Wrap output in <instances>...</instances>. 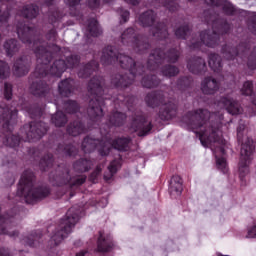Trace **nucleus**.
Listing matches in <instances>:
<instances>
[{
  "mask_svg": "<svg viewBox=\"0 0 256 256\" xmlns=\"http://www.w3.org/2000/svg\"><path fill=\"white\" fill-rule=\"evenodd\" d=\"M158 33H163V30H159V32Z\"/></svg>",
  "mask_w": 256,
  "mask_h": 256,
  "instance_id": "774afa93",
  "label": "nucleus"
},
{
  "mask_svg": "<svg viewBox=\"0 0 256 256\" xmlns=\"http://www.w3.org/2000/svg\"><path fill=\"white\" fill-rule=\"evenodd\" d=\"M76 256H85V251H81V252L77 253Z\"/></svg>",
  "mask_w": 256,
  "mask_h": 256,
  "instance_id": "052dcab7",
  "label": "nucleus"
},
{
  "mask_svg": "<svg viewBox=\"0 0 256 256\" xmlns=\"http://www.w3.org/2000/svg\"><path fill=\"white\" fill-rule=\"evenodd\" d=\"M77 109H79V105L75 101H69L68 102V113H77Z\"/></svg>",
  "mask_w": 256,
  "mask_h": 256,
  "instance_id": "58836bf2",
  "label": "nucleus"
},
{
  "mask_svg": "<svg viewBox=\"0 0 256 256\" xmlns=\"http://www.w3.org/2000/svg\"><path fill=\"white\" fill-rule=\"evenodd\" d=\"M243 95H252L253 94V82L247 81L244 83L242 88Z\"/></svg>",
  "mask_w": 256,
  "mask_h": 256,
  "instance_id": "c9c22d12",
  "label": "nucleus"
},
{
  "mask_svg": "<svg viewBox=\"0 0 256 256\" xmlns=\"http://www.w3.org/2000/svg\"><path fill=\"white\" fill-rule=\"evenodd\" d=\"M9 75V66L3 62L0 61V79H5Z\"/></svg>",
  "mask_w": 256,
  "mask_h": 256,
  "instance_id": "f704fd0d",
  "label": "nucleus"
},
{
  "mask_svg": "<svg viewBox=\"0 0 256 256\" xmlns=\"http://www.w3.org/2000/svg\"><path fill=\"white\" fill-rule=\"evenodd\" d=\"M120 15L124 23H127V21H129V11L124 10L120 13Z\"/></svg>",
  "mask_w": 256,
  "mask_h": 256,
  "instance_id": "09e8293b",
  "label": "nucleus"
},
{
  "mask_svg": "<svg viewBox=\"0 0 256 256\" xmlns=\"http://www.w3.org/2000/svg\"><path fill=\"white\" fill-rule=\"evenodd\" d=\"M126 3H130L131 5H137L139 3V0H125Z\"/></svg>",
  "mask_w": 256,
  "mask_h": 256,
  "instance_id": "bf43d9fd",
  "label": "nucleus"
},
{
  "mask_svg": "<svg viewBox=\"0 0 256 256\" xmlns=\"http://www.w3.org/2000/svg\"><path fill=\"white\" fill-rule=\"evenodd\" d=\"M11 141L12 142H9V139H8V143H9L10 147H17V145H19V143H21V138L14 136L11 138Z\"/></svg>",
  "mask_w": 256,
  "mask_h": 256,
  "instance_id": "c03bdc74",
  "label": "nucleus"
},
{
  "mask_svg": "<svg viewBox=\"0 0 256 256\" xmlns=\"http://www.w3.org/2000/svg\"><path fill=\"white\" fill-rule=\"evenodd\" d=\"M243 129H245V126H240L237 128V137L240 143H241V137H242L241 131H243Z\"/></svg>",
  "mask_w": 256,
  "mask_h": 256,
  "instance_id": "603ef678",
  "label": "nucleus"
},
{
  "mask_svg": "<svg viewBox=\"0 0 256 256\" xmlns=\"http://www.w3.org/2000/svg\"><path fill=\"white\" fill-rule=\"evenodd\" d=\"M177 59H179V53L178 52H173L172 57L170 58V61L172 63H175V61H177Z\"/></svg>",
  "mask_w": 256,
  "mask_h": 256,
  "instance_id": "5fc2aeb1",
  "label": "nucleus"
},
{
  "mask_svg": "<svg viewBox=\"0 0 256 256\" xmlns=\"http://www.w3.org/2000/svg\"><path fill=\"white\" fill-rule=\"evenodd\" d=\"M0 119L4 122L3 128L11 131V124L17 119V109L15 108H0Z\"/></svg>",
  "mask_w": 256,
  "mask_h": 256,
  "instance_id": "9d476101",
  "label": "nucleus"
},
{
  "mask_svg": "<svg viewBox=\"0 0 256 256\" xmlns=\"http://www.w3.org/2000/svg\"><path fill=\"white\" fill-rule=\"evenodd\" d=\"M87 30L91 37H99V35H101V28L95 18L89 21Z\"/></svg>",
  "mask_w": 256,
  "mask_h": 256,
  "instance_id": "6ab92c4d",
  "label": "nucleus"
},
{
  "mask_svg": "<svg viewBox=\"0 0 256 256\" xmlns=\"http://www.w3.org/2000/svg\"><path fill=\"white\" fill-rule=\"evenodd\" d=\"M28 245H30V247H33L35 245V242H28Z\"/></svg>",
  "mask_w": 256,
  "mask_h": 256,
  "instance_id": "0e129e2a",
  "label": "nucleus"
},
{
  "mask_svg": "<svg viewBox=\"0 0 256 256\" xmlns=\"http://www.w3.org/2000/svg\"><path fill=\"white\" fill-rule=\"evenodd\" d=\"M104 179H106V181H109V177H107V175L104 176Z\"/></svg>",
  "mask_w": 256,
  "mask_h": 256,
  "instance_id": "69168bd1",
  "label": "nucleus"
},
{
  "mask_svg": "<svg viewBox=\"0 0 256 256\" xmlns=\"http://www.w3.org/2000/svg\"><path fill=\"white\" fill-rule=\"evenodd\" d=\"M75 169L79 171H89L91 169V161L87 159H82L74 164Z\"/></svg>",
  "mask_w": 256,
  "mask_h": 256,
  "instance_id": "cd10ccee",
  "label": "nucleus"
},
{
  "mask_svg": "<svg viewBox=\"0 0 256 256\" xmlns=\"http://www.w3.org/2000/svg\"><path fill=\"white\" fill-rule=\"evenodd\" d=\"M11 95H12V86L9 83H6L4 85V97L5 99H11Z\"/></svg>",
  "mask_w": 256,
  "mask_h": 256,
  "instance_id": "a19ab883",
  "label": "nucleus"
},
{
  "mask_svg": "<svg viewBox=\"0 0 256 256\" xmlns=\"http://www.w3.org/2000/svg\"><path fill=\"white\" fill-rule=\"evenodd\" d=\"M101 171H102L101 166H98L96 170L91 174L90 181H92V183H97V177L99 173H101Z\"/></svg>",
  "mask_w": 256,
  "mask_h": 256,
  "instance_id": "79ce46f5",
  "label": "nucleus"
},
{
  "mask_svg": "<svg viewBox=\"0 0 256 256\" xmlns=\"http://www.w3.org/2000/svg\"><path fill=\"white\" fill-rule=\"evenodd\" d=\"M201 89L205 95H213L219 89V83L215 79L206 78L202 82Z\"/></svg>",
  "mask_w": 256,
  "mask_h": 256,
  "instance_id": "f8f14e48",
  "label": "nucleus"
},
{
  "mask_svg": "<svg viewBox=\"0 0 256 256\" xmlns=\"http://www.w3.org/2000/svg\"><path fill=\"white\" fill-rule=\"evenodd\" d=\"M33 181H35V175L30 170H27L22 174L18 185V195L24 197L26 203L30 205L49 195V189L47 188L35 189Z\"/></svg>",
  "mask_w": 256,
  "mask_h": 256,
  "instance_id": "7ed1b4c3",
  "label": "nucleus"
},
{
  "mask_svg": "<svg viewBox=\"0 0 256 256\" xmlns=\"http://www.w3.org/2000/svg\"><path fill=\"white\" fill-rule=\"evenodd\" d=\"M223 10L228 15H233V13H235V7H233V4L229 2H225V4L223 5Z\"/></svg>",
  "mask_w": 256,
  "mask_h": 256,
  "instance_id": "ea45409f",
  "label": "nucleus"
},
{
  "mask_svg": "<svg viewBox=\"0 0 256 256\" xmlns=\"http://www.w3.org/2000/svg\"><path fill=\"white\" fill-rule=\"evenodd\" d=\"M218 105L226 109L230 115H239V113H241V107H239V103L231 99L229 96L222 98L218 102Z\"/></svg>",
  "mask_w": 256,
  "mask_h": 256,
  "instance_id": "9b49d317",
  "label": "nucleus"
},
{
  "mask_svg": "<svg viewBox=\"0 0 256 256\" xmlns=\"http://www.w3.org/2000/svg\"><path fill=\"white\" fill-rule=\"evenodd\" d=\"M175 35H176V37L185 39V37L187 36V28H185V27L179 28L178 30H176Z\"/></svg>",
  "mask_w": 256,
  "mask_h": 256,
  "instance_id": "37998d69",
  "label": "nucleus"
},
{
  "mask_svg": "<svg viewBox=\"0 0 256 256\" xmlns=\"http://www.w3.org/2000/svg\"><path fill=\"white\" fill-rule=\"evenodd\" d=\"M139 22L143 27H149L155 23V12L153 10H149L146 13L142 14L139 17Z\"/></svg>",
  "mask_w": 256,
  "mask_h": 256,
  "instance_id": "dca6fc26",
  "label": "nucleus"
},
{
  "mask_svg": "<svg viewBox=\"0 0 256 256\" xmlns=\"http://www.w3.org/2000/svg\"><path fill=\"white\" fill-rule=\"evenodd\" d=\"M31 91L33 95H38V97L45 96V91H47V86L43 84H32Z\"/></svg>",
  "mask_w": 256,
  "mask_h": 256,
  "instance_id": "bb28decb",
  "label": "nucleus"
},
{
  "mask_svg": "<svg viewBox=\"0 0 256 256\" xmlns=\"http://www.w3.org/2000/svg\"><path fill=\"white\" fill-rule=\"evenodd\" d=\"M31 133L34 135V137L37 135L38 139H41L45 133H47V127L37 128L36 130L33 128V124H30ZM35 131V132H34Z\"/></svg>",
  "mask_w": 256,
  "mask_h": 256,
  "instance_id": "72a5a7b5",
  "label": "nucleus"
},
{
  "mask_svg": "<svg viewBox=\"0 0 256 256\" xmlns=\"http://www.w3.org/2000/svg\"><path fill=\"white\" fill-rule=\"evenodd\" d=\"M201 41L204 43V45H207V47H215V42L217 41V33L214 32V35H209L207 32H203L201 35Z\"/></svg>",
  "mask_w": 256,
  "mask_h": 256,
  "instance_id": "5701e85b",
  "label": "nucleus"
},
{
  "mask_svg": "<svg viewBox=\"0 0 256 256\" xmlns=\"http://www.w3.org/2000/svg\"><path fill=\"white\" fill-rule=\"evenodd\" d=\"M41 237V234H36L33 236L34 239H39Z\"/></svg>",
  "mask_w": 256,
  "mask_h": 256,
  "instance_id": "680f3d73",
  "label": "nucleus"
},
{
  "mask_svg": "<svg viewBox=\"0 0 256 256\" xmlns=\"http://www.w3.org/2000/svg\"><path fill=\"white\" fill-rule=\"evenodd\" d=\"M101 61L105 65H107L109 63H113L115 61H119L120 65L123 69H129L130 73L132 75H135V73L133 72L136 67L135 60H133V58H131L125 54L117 55V52H115V48H113L112 46L107 47L103 51Z\"/></svg>",
  "mask_w": 256,
  "mask_h": 256,
  "instance_id": "0eeeda50",
  "label": "nucleus"
},
{
  "mask_svg": "<svg viewBox=\"0 0 256 256\" xmlns=\"http://www.w3.org/2000/svg\"><path fill=\"white\" fill-rule=\"evenodd\" d=\"M89 91L93 98L90 101L88 113L93 121H99L103 117V109H101V96L103 95V78H93L89 83Z\"/></svg>",
  "mask_w": 256,
  "mask_h": 256,
  "instance_id": "20e7f679",
  "label": "nucleus"
},
{
  "mask_svg": "<svg viewBox=\"0 0 256 256\" xmlns=\"http://www.w3.org/2000/svg\"><path fill=\"white\" fill-rule=\"evenodd\" d=\"M247 237H248V239H253L256 237V226H254L248 230Z\"/></svg>",
  "mask_w": 256,
  "mask_h": 256,
  "instance_id": "a18cd8bd",
  "label": "nucleus"
},
{
  "mask_svg": "<svg viewBox=\"0 0 256 256\" xmlns=\"http://www.w3.org/2000/svg\"><path fill=\"white\" fill-rule=\"evenodd\" d=\"M69 135L73 137H77V135H81V133H85V127L81 122H74L67 129Z\"/></svg>",
  "mask_w": 256,
  "mask_h": 256,
  "instance_id": "412c9836",
  "label": "nucleus"
},
{
  "mask_svg": "<svg viewBox=\"0 0 256 256\" xmlns=\"http://www.w3.org/2000/svg\"><path fill=\"white\" fill-rule=\"evenodd\" d=\"M121 167V160H114L110 163L108 170L110 171L111 177L119 171V168Z\"/></svg>",
  "mask_w": 256,
  "mask_h": 256,
  "instance_id": "7c9ffc66",
  "label": "nucleus"
},
{
  "mask_svg": "<svg viewBox=\"0 0 256 256\" xmlns=\"http://www.w3.org/2000/svg\"><path fill=\"white\" fill-rule=\"evenodd\" d=\"M143 85L145 86V87H147L148 89H151V87H155V83H153V82H150V83H147L145 80H143Z\"/></svg>",
  "mask_w": 256,
  "mask_h": 256,
  "instance_id": "6e6d98bb",
  "label": "nucleus"
},
{
  "mask_svg": "<svg viewBox=\"0 0 256 256\" xmlns=\"http://www.w3.org/2000/svg\"><path fill=\"white\" fill-rule=\"evenodd\" d=\"M132 129L139 137H144L152 129L151 122L147 121L145 116H138L132 123Z\"/></svg>",
  "mask_w": 256,
  "mask_h": 256,
  "instance_id": "1a4fd4ad",
  "label": "nucleus"
},
{
  "mask_svg": "<svg viewBox=\"0 0 256 256\" xmlns=\"http://www.w3.org/2000/svg\"><path fill=\"white\" fill-rule=\"evenodd\" d=\"M37 57V67L36 74L37 77H45V75H54L55 77H61L62 73L67 69H73L76 65L79 64L78 56H71L67 58V61L57 60L53 63V65H49L51 63V59L55 57V54L49 51V48L44 46H40L35 50Z\"/></svg>",
  "mask_w": 256,
  "mask_h": 256,
  "instance_id": "f03ea898",
  "label": "nucleus"
},
{
  "mask_svg": "<svg viewBox=\"0 0 256 256\" xmlns=\"http://www.w3.org/2000/svg\"><path fill=\"white\" fill-rule=\"evenodd\" d=\"M0 256H9V252L5 249H0Z\"/></svg>",
  "mask_w": 256,
  "mask_h": 256,
  "instance_id": "13d9d810",
  "label": "nucleus"
},
{
  "mask_svg": "<svg viewBox=\"0 0 256 256\" xmlns=\"http://www.w3.org/2000/svg\"><path fill=\"white\" fill-rule=\"evenodd\" d=\"M86 179H87V177H85V176H78V178L75 180L73 185H83V183H85Z\"/></svg>",
  "mask_w": 256,
  "mask_h": 256,
  "instance_id": "49530a36",
  "label": "nucleus"
},
{
  "mask_svg": "<svg viewBox=\"0 0 256 256\" xmlns=\"http://www.w3.org/2000/svg\"><path fill=\"white\" fill-rule=\"evenodd\" d=\"M253 149H255L253 139L246 138L240 150V162L238 165L240 179H243L249 173V164L253 156Z\"/></svg>",
  "mask_w": 256,
  "mask_h": 256,
  "instance_id": "6e6552de",
  "label": "nucleus"
},
{
  "mask_svg": "<svg viewBox=\"0 0 256 256\" xmlns=\"http://www.w3.org/2000/svg\"><path fill=\"white\" fill-rule=\"evenodd\" d=\"M53 229H56V227H55V226H50V227L48 228V231H53Z\"/></svg>",
  "mask_w": 256,
  "mask_h": 256,
  "instance_id": "e2e57ef3",
  "label": "nucleus"
},
{
  "mask_svg": "<svg viewBox=\"0 0 256 256\" xmlns=\"http://www.w3.org/2000/svg\"><path fill=\"white\" fill-rule=\"evenodd\" d=\"M74 83L75 82L72 79H66V80L62 81L58 85L60 95H62V97H70L71 93H73V84Z\"/></svg>",
  "mask_w": 256,
  "mask_h": 256,
  "instance_id": "4468645a",
  "label": "nucleus"
},
{
  "mask_svg": "<svg viewBox=\"0 0 256 256\" xmlns=\"http://www.w3.org/2000/svg\"><path fill=\"white\" fill-rule=\"evenodd\" d=\"M127 119V116L121 112H116L110 117V125H115L119 127V125L123 124V121Z\"/></svg>",
  "mask_w": 256,
  "mask_h": 256,
  "instance_id": "a878e982",
  "label": "nucleus"
},
{
  "mask_svg": "<svg viewBox=\"0 0 256 256\" xmlns=\"http://www.w3.org/2000/svg\"><path fill=\"white\" fill-rule=\"evenodd\" d=\"M5 227L11 229V225H9V219L0 216V233L2 235H9L10 237H15V235H17V232L7 231Z\"/></svg>",
  "mask_w": 256,
  "mask_h": 256,
  "instance_id": "aec40b11",
  "label": "nucleus"
},
{
  "mask_svg": "<svg viewBox=\"0 0 256 256\" xmlns=\"http://www.w3.org/2000/svg\"><path fill=\"white\" fill-rule=\"evenodd\" d=\"M173 113H175V105L170 102L167 104L166 110L163 112L162 117H164V119H171V115H173Z\"/></svg>",
  "mask_w": 256,
  "mask_h": 256,
  "instance_id": "2f4dec72",
  "label": "nucleus"
},
{
  "mask_svg": "<svg viewBox=\"0 0 256 256\" xmlns=\"http://www.w3.org/2000/svg\"><path fill=\"white\" fill-rule=\"evenodd\" d=\"M38 13L39 7L35 5H29L22 10L21 15H23V17H26V19H33L34 17H37Z\"/></svg>",
  "mask_w": 256,
  "mask_h": 256,
  "instance_id": "4be33fe9",
  "label": "nucleus"
},
{
  "mask_svg": "<svg viewBox=\"0 0 256 256\" xmlns=\"http://www.w3.org/2000/svg\"><path fill=\"white\" fill-rule=\"evenodd\" d=\"M126 41H135V30L133 28H128L122 34V43Z\"/></svg>",
  "mask_w": 256,
  "mask_h": 256,
  "instance_id": "c756f323",
  "label": "nucleus"
},
{
  "mask_svg": "<svg viewBox=\"0 0 256 256\" xmlns=\"http://www.w3.org/2000/svg\"><path fill=\"white\" fill-rule=\"evenodd\" d=\"M166 9H169V11H177V1L176 0H168L165 4H164Z\"/></svg>",
  "mask_w": 256,
  "mask_h": 256,
  "instance_id": "4c0bfd02",
  "label": "nucleus"
},
{
  "mask_svg": "<svg viewBox=\"0 0 256 256\" xmlns=\"http://www.w3.org/2000/svg\"><path fill=\"white\" fill-rule=\"evenodd\" d=\"M4 48L6 49V53L8 56L13 55V53H15V51H17V40H8L5 44H4Z\"/></svg>",
  "mask_w": 256,
  "mask_h": 256,
  "instance_id": "c85d7f7f",
  "label": "nucleus"
},
{
  "mask_svg": "<svg viewBox=\"0 0 256 256\" xmlns=\"http://www.w3.org/2000/svg\"><path fill=\"white\" fill-rule=\"evenodd\" d=\"M95 69H97V64L93 66H91V64H88L87 67H86V71H95Z\"/></svg>",
  "mask_w": 256,
  "mask_h": 256,
  "instance_id": "4d7b16f0",
  "label": "nucleus"
},
{
  "mask_svg": "<svg viewBox=\"0 0 256 256\" xmlns=\"http://www.w3.org/2000/svg\"><path fill=\"white\" fill-rule=\"evenodd\" d=\"M163 73L166 77H175V75L179 73V68L175 66H167Z\"/></svg>",
  "mask_w": 256,
  "mask_h": 256,
  "instance_id": "473e14b6",
  "label": "nucleus"
},
{
  "mask_svg": "<svg viewBox=\"0 0 256 256\" xmlns=\"http://www.w3.org/2000/svg\"><path fill=\"white\" fill-rule=\"evenodd\" d=\"M68 155H73V152H68Z\"/></svg>",
  "mask_w": 256,
  "mask_h": 256,
  "instance_id": "338daca9",
  "label": "nucleus"
},
{
  "mask_svg": "<svg viewBox=\"0 0 256 256\" xmlns=\"http://www.w3.org/2000/svg\"><path fill=\"white\" fill-rule=\"evenodd\" d=\"M181 191H183V180L180 176H173L170 182V193L175 192L181 195Z\"/></svg>",
  "mask_w": 256,
  "mask_h": 256,
  "instance_id": "f3484780",
  "label": "nucleus"
},
{
  "mask_svg": "<svg viewBox=\"0 0 256 256\" xmlns=\"http://www.w3.org/2000/svg\"><path fill=\"white\" fill-rule=\"evenodd\" d=\"M159 101V97L154 94H149L146 96V103L149 107H155Z\"/></svg>",
  "mask_w": 256,
  "mask_h": 256,
  "instance_id": "e433bc0d",
  "label": "nucleus"
},
{
  "mask_svg": "<svg viewBox=\"0 0 256 256\" xmlns=\"http://www.w3.org/2000/svg\"><path fill=\"white\" fill-rule=\"evenodd\" d=\"M209 67L214 70L215 73L221 71V57L217 54H212L209 58Z\"/></svg>",
  "mask_w": 256,
  "mask_h": 256,
  "instance_id": "b1692460",
  "label": "nucleus"
},
{
  "mask_svg": "<svg viewBox=\"0 0 256 256\" xmlns=\"http://www.w3.org/2000/svg\"><path fill=\"white\" fill-rule=\"evenodd\" d=\"M130 141L131 140L129 138H118L113 142L107 141L103 144V142L97 139L86 137L82 142V149L84 153H91V151H93L94 149H99V145H100V147H103L102 150H100V154L107 155V152H103V151L107 149L108 145H110L112 149H116L117 151H127V147H129Z\"/></svg>",
  "mask_w": 256,
  "mask_h": 256,
  "instance_id": "39448f33",
  "label": "nucleus"
},
{
  "mask_svg": "<svg viewBox=\"0 0 256 256\" xmlns=\"http://www.w3.org/2000/svg\"><path fill=\"white\" fill-rule=\"evenodd\" d=\"M29 73V66H27V62L25 60L20 59L14 64V74L17 77H21L23 75H27Z\"/></svg>",
  "mask_w": 256,
  "mask_h": 256,
  "instance_id": "2eb2a0df",
  "label": "nucleus"
},
{
  "mask_svg": "<svg viewBox=\"0 0 256 256\" xmlns=\"http://www.w3.org/2000/svg\"><path fill=\"white\" fill-rule=\"evenodd\" d=\"M207 5H214L215 7L221 6V0H205Z\"/></svg>",
  "mask_w": 256,
  "mask_h": 256,
  "instance_id": "8fccbe9b",
  "label": "nucleus"
},
{
  "mask_svg": "<svg viewBox=\"0 0 256 256\" xmlns=\"http://www.w3.org/2000/svg\"><path fill=\"white\" fill-rule=\"evenodd\" d=\"M111 240L109 238L105 239L103 233L100 232V236L98 238V251L101 253H107V251L111 250Z\"/></svg>",
  "mask_w": 256,
  "mask_h": 256,
  "instance_id": "a211bd4d",
  "label": "nucleus"
},
{
  "mask_svg": "<svg viewBox=\"0 0 256 256\" xmlns=\"http://www.w3.org/2000/svg\"><path fill=\"white\" fill-rule=\"evenodd\" d=\"M81 0H66V2L70 5V7H75Z\"/></svg>",
  "mask_w": 256,
  "mask_h": 256,
  "instance_id": "864d4df0",
  "label": "nucleus"
},
{
  "mask_svg": "<svg viewBox=\"0 0 256 256\" xmlns=\"http://www.w3.org/2000/svg\"><path fill=\"white\" fill-rule=\"evenodd\" d=\"M7 19H9V11H6L0 14V23L7 21Z\"/></svg>",
  "mask_w": 256,
  "mask_h": 256,
  "instance_id": "3c124183",
  "label": "nucleus"
},
{
  "mask_svg": "<svg viewBox=\"0 0 256 256\" xmlns=\"http://www.w3.org/2000/svg\"><path fill=\"white\" fill-rule=\"evenodd\" d=\"M52 123H54L56 127H63V125L67 123V116L65 113L57 111L56 114L52 116Z\"/></svg>",
  "mask_w": 256,
  "mask_h": 256,
  "instance_id": "393cba45",
  "label": "nucleus"
},
{
  "mask_svg": "<svg viewBox=\"0 0 256 256\" xmlns=\"http://www.w3.org/2000/svg\"><path fill=\"white\" fill-rule=\"evenodd\" d=\"M31 33H33V29L25 24H20L17 27L18 37L23 43H31Z\"/></svg>",
  "mask_w": 256,
  "mask_h": 256,
  "instance_id": "ddd939ff",
  "label": "nucleus"
},
{
  "mask_svg": "<svg viewBox=\"0 0 256 256\" xmlns=\"http://www.w3.org/2000/svg\"><path fill=\"white\" fill-rule=\"evenodd\" d=\"M87 3L92 9L99 7V0H87Z\"/></svg>",
  "mask_w": 256,
  "mask_h": 256,
  "instance_id": "de8ad7c7",
  "label": "nucleus"
},
{
  "mask_svg": "<svg viewBox=\"0 0 256 256\" xmlns=\"http://www.w3.org/2000/svg\"><path fill=\"white\" fill-rule=\"evenodd\" d=\"M217 114H211L207 110H197L189 113L187 116L188 125L197 136L203 147H209L214 151L216 157V167L222 173H227V159H225V145L227 142L223 140V133L219 129V121H213Z\"/></svg>",
  "mask_w": 256,
  "mask_h": 256,
  "instance_id": "f257e3e1",
  "label": "nucleus"
},
{
  "mask_svg": "<svg viewBox=\"0 0 256 256\" xmlns=\"http://www.w3.org/2000/svg\"><path fill=\"white\" fill-rule=\"evenodd\" d=\"M79 221V215L73 214V208H70L66 213V218L61 220L56 232H53L50 238V243L59 245L69 233L73 231V227Z\"/></svg>",
  "mask_w": 256,
  "mask_h": 256,
  "instance_id": "423d86ee",
  "label": "nucleus"
}]
</instances>
